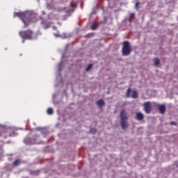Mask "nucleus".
Masks as SVG:
<instances>
[{"mask_svg": "<svg viewBox=\"0 0 178 178\" xmlns=\"http://www.w3.org/2000/svg\"><path fill=\"white\" fill-rule=\"evenodd\" d=\"M98 27V24H97V23H95V24H93L92 26H91V29H92V30H95V29H97Z\"/></svg>", "mask_w": 178, "mask_h": 178, "instance_id": "2eb2a0df", "label": "nucleus"}, {"mask_svg": "<svg viewBox=\"0 0 178 178\" xmlns=\"http://www.w3.org/2000/svg\"><path fill=\"white\" fill-rule=\"evenodd\" d=\"M159 63H161V60H159V58H156L154 59V65H155V66H158L159 65Z\"/></svg>", "mask_w": 178, "mask_h": 178, "instance_id": "f8f14e48", "label": "nucleus"}, {"mask_svg": "<svg viewBox=\"0 0 178 178\" xmlns=\"http://www.w3.org/2000/svg\"><path fill=\"white\" fill-rule=\"evenodd\" d=\"M1 145V147L3 145V143H2L1 141H0Z\"/></svg>", "mask_w": 178, "mask_h": 178, "instance_id": "b1692460", "label": "nucleus"}, {"mask_svg": "<svg viewBox=\"0 0 178 178\" xmlns=\"http://www.w3.org/2000/svg\"><path fill=\"white\" fill-rule=\"evenodd\" d=\"M132 98H134V99H136V98H138V92H137L136 90H133L132 91V95H131Z\"/></svg>", "mask_w": 178, "mask_h": 178, "instance_id": "9d476101", "label": "nucleus"}, {"mask_svg": "<svg viewBox=\"0 0 178 178\" xmlns=\"http://www.w3.org/2000/svg\"><path fill=\"white\" fill-rule=\"evenodd\" d=\"M120 118H121V127L122 130H124L127 128V120L128 118L126 115V111L122 110L120 112Z\"/></svg>", "mask_w": 178, "mask_h": 178, "instance_id": "7ed1b4c3", "label": "nucleus"}, {"mask_svg": "<svg viewBox=\"0 0 178 178\" xmlns=\"http://www.w3.org/2000/svg\"><path fill=\"white\" fill-rule=\"evenodd\" d=\"M156 106L161 115H163L166 112V106L165 104H156Z\"/></svg>", "mask_w": 178, "mask_h": 178, "instance_id": "0eeeda50", "label": "nucleus"}, {"mask_svg": "<svg viewBox=\"0 0 178 178\" xmlns=\"http://www.w3.org/2000/svg\"><path fill=\"white\" fill-rule=\"evenodd\" d=\"M90 133H93V134L97 133V129H90Z\"/></svg>", "mask_w": 178, "mask_h": 178, "instance_id": "f3484780", "label": "nucleus"}, {"mask_svg": "<svg viewBox=\"0 0 178 178\" xmlns=\"http://www.w3.org/2000/svg\"><path fill=\"white\" fill-rule=\"evenodd\" d=\"M97 106H99V108H102V106H104L105 105V102H104L103 99H99L97 102H96Z\"/></svg>", "mask_w": 178, "mask_h": 178, "instance_id": "6e6552de", "label": "nucleus"}, {"mask_svg": "<svg viewBox=\"0 0 178 178\" xmlns=\"http://www.w3.org/2000/svg\"><path fill=\"white\" fill-rule=\"evenodd\" d=\"M39 136L38 135H34L33 136H32V138H26L24 140V143H26V144H37V140L39 138Z\"/></svg>", "mask_w": 178, "mask_h": 178, "instance_id": "39448f33", "label": "nucleus"}, {"mask_svg": "<svg viewBox=\"0 0 178 178\" xmlns=\"http://www.w3.org/2000/svg\"><path fill=\"white\" fill-rule=\"evenodd\" d=\"M54 35H55V37H60V35L59 34V32H57L56 33H54Z\"/></svg>", "mask_w": 178, "mask_h": 178, "instance_id": "a211bd4d", "label": "nucleus"}, {"mask_svg": "<svg viewBox=\"0 0 178 178\" xmlns=\"http://www.w3.org/2000/svg\"><path fill=\"white\" fill-rule=\"evenodd\" d=\"M134 17V13H131L130 14V18L132 19V17Z\"/></svg>", "mask_w": 178, "mask_h": 178, "instance_id": "aec40b11", "label": "nucleus"}, {"mask_svg": "<svg viewBox=\"0 0 178 178\" xmlns=\"http://www.w3.org/2000/svg\"><path fill=\"white\" fill-rule=\"evenodd\" d=\"M136 119L137 120H143L144 119V115L141 113H137Z\"/></svg>", "mask_w": 178, "mask_h": 178, "instance_id": "1a4fd4ad", "label": "nucleus"}, {"mask_svg": "<svg viewBox=\"0 0 178 178\" xmlns=\"http://www.w3.org/2000/svg\"><path fill=\"white\" fill-rule=\"evenodd\" d=\"M20 164V160L17 159L15 161L13 162V165L14 166H19V165Z\"/></svg>", "mask_w": 178, "mask_h": 178, "instance_id": "ddd939ff", "label": "nucleus"}, {"mask_svg": "<svg viewBox=\"0 0 178 178\" xmlns=\"http://www.w3.org/2000/svg\"><path fill=\"white\" fill-rule=\"evenodd\" d=\"M91 67H92V64H90L87 68H86V72H90L91 70Z\"/></svg>", "mask_w": 178, "mask_h": 178, "instance_id": "dca6fc26", "label": "nucleus"}, {"mask_svg": "<svg viewBox=\"0 0 178 178\" xmlns=\"http://www.w3.org/2000/svg\"><path fill=\"white\" fill-rule=\"evenodd\" d=\"M72 8H76V4L72 3Z\"/></svg>", "mask_w": 178, "mask_h": 178, "instance_id": "4be33fe9", "label": "nucleus"}, {"mask_svg": "<svg viewBox=\"0 0 178 178\" xmlns=\"http://www.w3.org/2000/svg\"><path fill=\"white\" fill-rule=\"evenodd\" d=\"M143 109L145 113L149 114L152 111V104L151 102H146L143 104Z\"/></svg>", "mask_w": 178, "mask_h": 178, "instance_id": "423d86ee", "label": "nucleus"}, {"mask_svg": "<svg viewBox=\"0 0 178 178\" xmlns=\"http://www.w3.org/2000/svg\"><path fill=\"white\" fill-rule=\"evenodd\" d=\"M14 17H19L24 23V29L29 27L32 23L31 15L28 13H15Z\"/></svg>", "mask_w": 178, "mask_h": 178, "instance_id": "f257e3e1", "label": "nucleus"}, {"mask_svg": "<svg viewBox=\"0 0 178 178\" xmlns=\"http://www.w3.org/2000/svg\"><path fill=\"white\" fill-rule=\"evenodd\" d=\"M140 5V3L136 2L135 4V8H138V6Z\"/></svg>", "mask_w": 178, "mask_h": 178, "instance_id": "6ab92c4d", "label": "nucleus"}, {"mask_svg": "<svg viewBox=\"0 0 178 178\" xmlns=\"http://www.w3.org/2000/svg\"><path fill=\"white\" fill-rule=\"evenodd\" d=\"M170 124H171L172 126L176 125V122H170Z\"/></svg>", "mask_w": 178, "mask_h": 178, "instance_id": "412c9836", "label": "nucleus"}, {"mask_svg": "<svg viewBox=\"0 0 178 178\" xmlns=\"http://www.w3.org/2000/svg\"><path fill=\"white\" fill-rule=\"evenodd\" d=\"M53 29L56 30L57 29L56 26H53Z\"/></svg>", "mask_w": 178, "mask_h": 178, "instance_id": "5701e85b", "label": "nucleus"}, {"mask_svg": "<svg viewBox=\"0 0 178 178\" xmlns=\"http://www.w3.org/2000/svg\"><path fill=\"white\" fill-rule=\"evenodd\" d=\"M47 113H48V115H53L54 114V109H52V108H49L47 109Z\"/></svg>", "mask_w": 178, "mask_h": 178, "instance_id": "4468645a", "label": "nucleus"}, {"mask_svg": "<svg viewBox=\"0 0 178 178\" xmlns=\"http://www.w3.org/2000/svg\"><path fill=\"white\" fill-rule=\"evenodd\" d=\"M19 36L22 38V42L24 43V40H33L34 38V32L29 29L26 31H21L19 33Z\"/></svg>", "mask_w": 178, "mask_h": 178, "instance_id": "f03ea898", "label": "nucleus"}, {"mask_svg": "<svg viewBox=\"0 0 178 178\" xmlns=\"http://www.w3.org/2000/svg\"><path fill=\"white\" fill-rule=\"evenodd\" d=\"M131 88H128L127 91V98H130V97H131Z\"/></svg>", "mask_w": 178, "mask_h": 178, "instance_id": "9b49d317", "label": "nucleus"}, {"mask_svg": "<svg viewBox=\"0 0 178 178\" xmlns=\"http://www.w3.org/2000/svg\"><path fill=\"white\" fill-rule=\"evenodd\" d=\"M122 47V55L123 56H129L131 54V48L130 47V42L124 41Z\"/></svg>", "mask_w": 178, "mask_h": 178, "instance_id": "20e7f679", "label": "nucleus"}]
</instances>
